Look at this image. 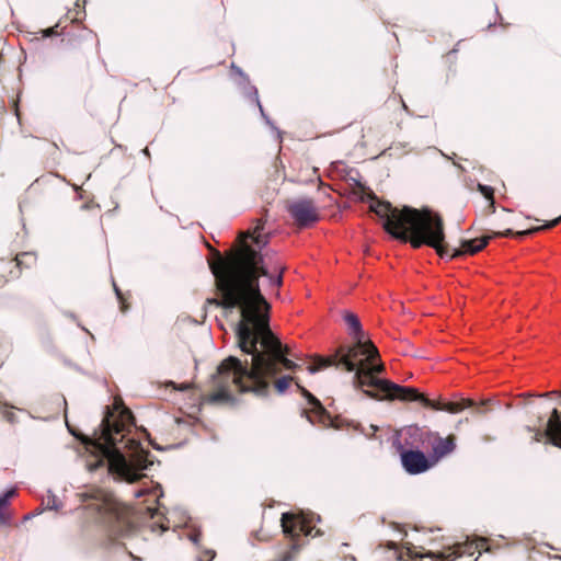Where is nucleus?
I'll return each instance as SVG.
<instances>
[{"instance_id":"obj_1","label":"nucleus","mask_w":561,"mask_h":561,"mask_svg":"<svg viewBox=\"0 0 561 561\" xmlns=\"http://www.w3.org/2000/svg\"><path fill=\"white\" fill-rule=\"evenodd\" d=\"M220 299L209 304L232 312L238 309L240 320L234 325L237 345L250 358L241 360L229 356L220 363L211 376L216 391L207 396L211 404L234 403L232 389L266 398L271 380L280 371L296 370L298 365L288 358L289 348L283 345L270 327V309L264 293L283 284L284 267L275 265L270 272L263 256L245 245L241 253L229 261L219 259L210 264Z\"/></svg>"},{"instance_id":"obj_2","label":"nucleus","mask_w":561,"mask_h":561,"mask_svg":"<svg viewBox=\"0 0 561 561\" xmlns=\"http://www.w3.org/2000/svg\"><path fill=\"white\" fill-rule=\"evenodd\" d=\"M131 412L121 401H115L114 409L106 408V413L95 431L94 437L85 442L90 453L87 469L90 472L102 470L114 480L134 483L145 477L153 461L149 451L145 450L139 440L126 439L125 432L133 424Z\"/></svg>"},{"instance_id":"obj_3","label":"nucleus","mask_w":561,"mask_h":561,"mask_svg":"<svg viewBox=\"0 0 561 561\" xmlns=\"http://www.w3.org/2000/svg\"><path fill=\"white\" fill-rule=\"evenodd\" d=\"M359 190L358 199L370 202L369 209L381 220L383 229L394 239L410 242L414 249L428 245L440 257L456 259L463 254H474L489 243L491 237L461 240L460 249H450L445 241L444 222L442 217L430 208L416 209L404 206L393 207L389 202L378 201L376 194L359 181H355Z\"/></svg>"},{"instance_id":"obj_4","label":"nucleus","mask_w":561,"mask_h":561,"mask_svg":"<svg viewBox=\"0 0 561 561\" xmlns=\"http://www.w3.org/2000/svg\"><path fill=\"white\" fill-rule=\"evenodd\" d=\"M379 355L369 358L368 355L359 357L344 356L333 366L343 367L346 371L353 373L352 385L355 389H363L365 396L379 399V397L365 387L375 388L385 393L389 399H400L410 401L417 398V390L412 387H403L386 379H380L377 375L385 371V365L379 360Z\"/></svg>"},{"instance_id":"obj_5","label":"nucleus","mask_w":561,"mask_h":561,"mask_svg":"<svg viewBox=\"0 0 561 561\" xmlns=\"http://www.w3.org/2000/svg\"><path fill=\"white\" fill-rule=\"evenodd\" d=\"M344 321L351 330L354 344L337 347L334 354L329 357H318L314 365L308 366L309 374H316L325 367L332 366L344 356L359 357V355H368L369 358L378 356L377 347L370 341L364 340V332L358 317L353 312H345Z\"/></svg>"},{"instance_id":"obj_6","label":"nucleus","mask_w":561,"mask_h":561,"mask_svg":"<svg viewBox=\"0 0 561 561\" xmlns=\"http://www.w3.org/2000/svg\"><path fill=\"white\" fill-rule=\"evenodd\" d=\"M78 496L88 523H98L110 527L121 519L118 503L110 493L91 486L80 492Z\"/></svg>"},{"instance_id":"obj_7","label":"nucleus","mask_w":561,"mask_h":561,"mask_svg":"<svg viewBox=\"0 0 561 561\" xmlns=\"http://www.w3.org/2000/svg\"><path fill=\"white\" fill-rule=\"evenodd\" d=\"M314 519L320 522V516H316L313 513L305 514L300 512L299 514H295L286 512L282 514L280 524L284 534L294 539L300 534L309 536L312 530L310 524Z\"/></svg>"},{"instance_id":"obj_8","label":"nucleus","mask_w":561,"mask_h":561,"mask_svg":"<svg viewBox=\"0 0 561 561\" xmlns=\"http://www.w3.org/2000/svg\"><path fill=\"white\" fill-rule=\"evenodd\" d=\"M287 209L300 227H308L319 219L317 207L313 201L309 198L296 199L288 205Z\"/></svg>"},{"instance_id":"obj_9","label":"nucleus","mask_w":561,"mask_h":561,"mask_svg":"<svg viewBox=\"0 0 561 561\" xmlns=\"http://www.w3.org/2000/svg\"><path fill=\"white\" fill-rule=\"evenodd\" d=\"M401 463L410 474H419L428 470L433 462L421 450H401Z\"/></svg>"},{"instance_id":"obj_10","label":"nucleus","mask_w":561,"mask_h":561,"mask_svg":"<svg viewBox=\"0 0 561 561\" xmlns=\"http://www.w3.org/2000/svg\"><path fill=\"white\" fill-rule=\"evenodd\" d=\"M410 401H419L424 407L430 408L432 410L445 411V412L453 413V414L459 413L462 410H465L467 408H471L476 404L474 401H472L470 399H462V400L456 401V402L435 401V400H431V399L426 398L424 394L420 393L419 391H417V398L411 399Z\"/></svg>"},{"instance_id":"obj_11","label":"nucleus","mask_w":561,"mask_h":561,"mask_svg":"<svg viewBox=\"0 0 561 561\" xmlns=\"http://www.w3.org/2000/svg\"><path fill=\"white\" fill-rule=\"evenodd\" d=\"M231 69H232V71H234L236 73H238V75L243 79L244 83H247V84H248V85L245 87V89H244V93L247 94V96H249V98H252V99H253V101L256 103V105H257V107H259V110H260V113H261L262 117L264 118L265 123H266L268 126H271V128H272L273 130H275V131H276L277 139H278V140H282V131H280L279 129H277V128L274 126L273 122H272V121L270 119V117L265 114V112H264V110H263V106H262V104H261V102H260V100H259V93H257L256 88H255L254 85H251V84L249 83V79H248V77L244 75V72L242 71V69H241V68H239V67H237L234 64H232V65H231Z\"/></svg>"},{"instance_id":"obj_12","label":"nucleus","mask_w":561,"mask_h":561,"mask_svg":"<svg viewBox=\"0 0 561 561\" xmlns=\"http://www.w3.org/2000/svg\"><path fill=\"white\" fill-rule=\"evenodd\" d=\"M456 448L455 436L440 437L437 436L432 443V456L435 460H438L449 454Z\"/></svg>"},{"instance_id":"obj_13","label":"nucleus","mask_w":561,"mask_h":561,"mask_svg":"<svg viewBox=\"0 0 561 561\" xmlns=\"http://www.w3.org/2000/svg\"><path fill=\"white\" fill-rule=\"evenodd\" d=\"M560 221H561V215L558 218H556V219H553L551 221H547L542 226L533 227V228H529V229H526V230H522V231H517V232H514L512 229H506L503 232H495L494 236H497V237H512V236H516L518 238H523V237L534 234V233H536L538 231H541V230H545V229L553 228Z\"/></svg>"},{"instance_id":"obj_14","label":"nucleus","mask_w":561,"mask_h":561,"mask_svg":"<svg viewBox=\"0 0 561 561\" xmlns=\"http://www.w3.org/2000/svg\"><path fill=\"white\" fill-rule=\"evenodd\" d=\"M297 387L301 390L304 397L308 399V403L312 407V412H314L317 415H322L324 413V408L320 401L300 385L297 383Z\"/></svg>"},{"instance_id":"obj_15","label":"nucleus","mask_w":561,"mask_h":561,"mask_svg":"<svg viewBox=\"0 0 561 561\" xmlns=\"http://www.w3.org/2000/svg\"><path fill=\"white\" fill-rule=\"evenodd\" d=\"M263 226L257 225L253 231V233H249L248 237L253 240V242L262 249L267 243L266 237L262 236Z\"/></svg>"},{"instance_id":"obj_16","label":"nucleus","mask_w":561,"mask_h":561,"mask_svg":"<svg viewBox=\"0 0 561 561\" xmlns=\"http://www.w3.org/2000/svg\"><path fill=\"white\" fill-rule=\"evenodd\" d=\"M294 378L291 376H283L280 378H278L276 381H275V388L277 390L278 393H284L286 391V389L288 388L290 381H293Z\"/></svg>"},{"instance_id":"obj_17","label":"nucleus","mask_w":561,"mask_h":561,"mask_svg":"<svg viewBox=\"0 0 561 561\" xmlns=\"http://www.w3.org/2000/svg\"><path fill=\"white\" fill-rule=\"evenodd\" d=\"M44 503L46 504L47 510H56L57 511L60 507L57 496L50 490H48L47 496L44 500Z\"/></svg>"},{"instance_id":"obj_18","label":"nucleus","mask_w":561,"mask_h":561,"mask_svg":"<svg viewBox=\"0 0 561 561\" xmlns=\"http://www.w3.org/2000/svg\"><path fill=\"white\" fill-rule=\"evenodd\" d=\"M478 190L485 198L490 199L492 202V204L494 203V201H493L494 191L491 186H488L484 184H478Z\"/></svg>"},{"instance_id":"obj_19","label":"nucleus","mask_w":561,"mask_h":561,"mask_svg":"<svg viewBox=\"0 0 561 561\" xmlns=\"http://www.w3.org/2000/svg\"><path fill=\"white\" fill-rule=\"evenodd\" d=\"M9 505V501L3 496L0 495V522L4 523L7 520V517L3 513V510Z\"/></svg>"},{"instance_id":"obj_20","label":"nucleus","mask_w":561,"mask_h":561,"mask_svg":"<svg viewBox=\"0 0 561 561\" xmlns=\"http://www.w3.org/2000/svg\"><path fill=\"white\" fill-rule=\"evenodd\" d=\"M31 256H32V254L27 253V252L16 255V257H15L16 265L21 266L23 264V259L31 257Z\"/></svg>"},{"instance_id":"obj_21","label":"nucleus","mask_w":561,"mask_h":561,"mask_svg":"<svg viewBox=\"0 0 561 561\" xmlns=\"http://www.w3.org/2000/svg\"><path fill=\"white\" fill-rule=\"evenodd\" d=\"M42 34H43V37H50L53 35H56L57 32H56L55 27H49V28L43 30Z\"/></svg>"},{"instance_id":"obj_22","label":"nucleus","mask_w":561,"mask_h":561,"mask_svg":"<svg viewBox=\"0 0 561 561\" xmlns=\"http://www.w3.org/2000/svg\"><path fill=\"white\" fill-rule=\"evenodd\" d=\"M16 494V490L14 488L8 490L5 493H3L2 495L8 500L10 501L11 497H13L14 495Z\"/></svg>"},{"instance_id":"obj_23","label":"nucleus","mask_w":561,"mask_h":561,"mask_svg":"<svg viewBox=\"0 0 561 561\" xmlns=\"http://www.w3.org/2000/svg\"><path fill=\"white\" fill-rule=\"evenodd\" d=\"M205 554L208 557V561H211L216 556L214 550H207Z\"/></svg>"},{"instance_id":"obj_24","label":"nucleus","mask_w":561,"mask_h":561,"mask_svg":"<svg viewBox=\"0 0 561 561\" xmlns=\"http://www.w3.org/2000/svg\"><path fill=\"white\" fill-rule=\"evenodd\" d=\"M145 493H147V490H146V489H139V490H136V491H135V496H136V497H140V496H142Z\"/></svg>"},{"instance_id":"obj_25","label":"nucleus","mask_w":561,"mask_h":561,"mask_svg":"<svg viewBox=\"0 0 561 561\" xmlns=\"http://www.w3.org/2000/svg\"><path fill=\"white\" fill-rule=\"evenodd\" d=\"M4 416L9 422H14V414L12 412H7Z\"/></svg>"},{"instance_id":"obj_26","label":"nucleus","mask_w":561,"mask_h":561,"mask_svg":"<svg viewBox=\"0 0 561 561\" xmlns=\"http://www.w3.org/2000/svg\"><path fill=\"white\" fill-rule=\"evenodd\" d=\"M114 290L116 293L117 298L122 299V293H121V290L118 289V287L115 284H114Z\"/></svg>"},{"instance_id":"obj_27","label":"nucleus","mask_w":561,"mask_h":561,"mask_svg":"<svg viewBox=\"0 0 561 561\" xmlns=\"http://www.w3.org/2000/svg\"><path fill=\"white\" fill-rule=\"evenodd\" d=\"M345 561H356L355 557L353 556H350L345 559Z\"/></svg>"},{"instance_id":"obj_28","label":"nucleus","mask_w":561,"mask_h":561,"mask_svg":"<svg viewBox=\"0 0 561 561\" xmlns=\"http://www.w3.org/2000/svg\"><path fill=\"white\" fill-rule=\"evenodd\" d=\"M142 152H144L146 156H148V157H149V154H150V153H149L148 148H145V149L142 150Z\"/></svg>"},{"instance_id":"obj_29","label":"nucleus","mask_w":561,"mask_h":561,"mask_svg":"<svg viewBox=\"0 0 561 561\" xmlns=\"http://www.w3.org/2000/svg\"><path fill=\"white\" fill-rule=\"evenodd\" d=\"M307 417H308L309 422L313 423L312 419L309 415H307Z\"/></svg>"},{"instance_id":"obj_30","label":"nucleus","mask_w":561,"mask_h":561,"mask_svg":"<svg viewBox=\"0 0 561 561\" xmlns=\"http://www.w3.org/2000/svg\"><path fill=\"white\" fill-rule=\"evenodd\" d=\"M371 428H373L374 431H377V430H378V427H377V426H374V425H371Z\"/></svg>"}]
</instances>
